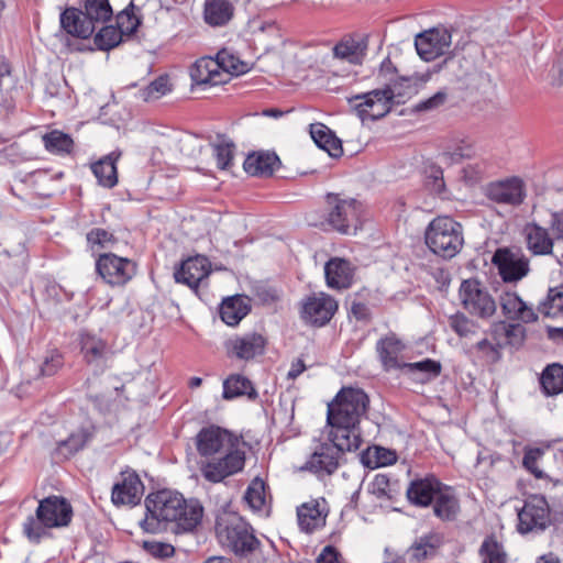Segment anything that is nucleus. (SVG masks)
I'll return each instance as SVG.
<instances>
[{
    "label": "nucleus",
    "mask_w": 563,
    "mask_h": 563,
    "mask_svg": "<svg viewBox=\"0 0 563 563\" xmlns=\"http://www.w3.org/2000/svg\"><path fill=\"white\" fill-rule=\"evenodd\" d=\"M279 166V158L274 153H255L249 155L244 163V170L252 176H271Z\"/></svg>",
    "instance_id": "c85d7f7f"
},
{
    "label": "nucleus",
    "mask_w": 563,
    "mask_h": 563,
    "mask_svg": "<svg viewBox=\"0 0 563 563\" xmlns=\"http://www.w3.org/2000/svg\"><path fill=\"white\" fill-rule=\"evenodd\" d=\"M327 285L333 289H343L351 286L354 268L343 258H332L324 267Z\"/></svg>",
    "instance_id": "b1692460"
},
{
    "label": "nucleus",
    "mask_w": 563,
    "mask_h": 563,
    "mask_svg": "<svg viewBox=\"0 0 563 563\" xmlns=\"http://www.w3.org/2000/svg\"><path fill=\"white\" fill-rule=\"evenodd\" d=\"M310 135L314 143L325 151L331 157H340L343 153L341 140L322 123L310 125Z\"/></svg>",
    "instance_id": "c756f323"
},
{
    "label": "nucleus",
    "mask_w": 563,
    "mask_h": 563,
    "mask_svg": "<svg viewBox=\"0 0 563 563\" xmlns=\"http://www.w3.org/2000/svg\"><path fill=\"white\" fill-rule=\"evenodd\" d=\"M329 212L328 224L344 234L350 232L351 225L357 218V202L353 198H342L339 195L328 196Z\"/></svg>",
    "instance_id": "9b49d317"
},
{
    "label": "nucleus",
    "mask_w": 563,
    "mask_h": 563,
    "mask_svg": "<svg viewBox=\"0 0 563 563\" xmlns=\"http://www.w3.org/2000/svg\"><path fill=\"white\" fill-rule=\"evenodd\" d=\"M486 196L497 203L518 206L526 197L525 184L517 177L495 181L488 185Z\"/></svg>",
    "instance_id": "dca6fc26"
},
{
    "label": "nucleus",
    "mask_w": 563,
    "mask_h": 563,
    "mask_svg": "<svg viewBox=\"0 0 563 563\" xmlns=\"http://www.w3.org/2000/svg\"><path fill=\"white\" fill-rule=\"evenodd\" d=\"M452 43L451 33L446 29L435 27L416 36L415 46L418 55L424 60H432L445 54Z\"/></svg>",
    "instance_id": "f8f14e48"
},
{
    "label": "nucleus",
    "mask_w": 563,
    "mask_h": 563,
    "mask_svg": "<svg viewBox=\"0 0 563 563\" xmlns=\"http://www.w3.org/2000/svg\"><path fill=\"white\" fill-rule=\"evenodd\" d=\"M525 235L528 250L533 255H550L553 251V239L549 235L547 229L530 223L525 228Z\"/></svg>",
    "instance_id": "bb28decb"
},
{
    "label": "nucleus",
    "mask_w": 563,
    "mask_h": 563,
    "mask_svg": "<svg viewBox=\"0 0 563 563\" xmlns=\"http://www.w3.org/2000/svg\"><path fill=\"white\" fill-rule=\"evenodd\" d=\"M318 563H341L339 552L331 545L325 547L319 556L317 558Z\"/></svg>",
    "instance_id": "bf43d9fd"
},
{
    "label": "nucleus",
    "mask_w": 563,
    "mask_h": 563,
    "mask_svg": "<svg viewBox=\"0 0 563 563\" xmlns=\"http://www.w3.org/2000/svg\"><path fill=\"white\" fill-rule=\"evenodd\" d=\"M63 29L77 37L88 38L96 30V26L85 18V12L75 8H68L60 14Z\"/></svg>",
    "instance_id": "a878e982"
},
{
    "label": "nucleus",
    "mask_w": 563,
    "mask_h": 563,
    "mask_svg": "<svg viewBox=\"0 0 563 563\" xmlns=\"http://www.w3.org/2000/svg\"><path fill=\"white\" fill-rule=\"evenodd\" d=\"M45 148L51 153H69L73 147V140L60 131H52L43 135Z\"/></svg>",
    "instance_id": "a19ab883"
},
{
    "label": "nucleus",
    "mask_w": 563,
    "mask_h": 563,
    "mask_svg": "<svg viewBox=\"0 0 563 563\" xmlns=\"http://www.w3.org/2000/svg\"><path fill=\"white\" fill-rule=\"evenodd\" d=\"M446 99V93L443 91H439L429 99L421 101L415 106L416 111H429L439 108L444 103Z\"/></svg>",
    "instance_id": "4d7b16f0"
},
{
    "label": "nucleus",
    "mask_w": 563,
    "mask_h": 563,
    "mask_svg": "<svg viewBox=\"0 0 563 563\" xmlns=\"http://www.w3.org/2000/svg\"><path fill=\"white\" fill-rule=\"evenodd\" d=\"M404 349L405 344L394 334L385 336L377 344V351L386 368L400 366L398 358Z\"/></svg>",
    "instance_id": "f704fd0d"
},
{
    "label": "nucleus",
    "mask_w": 563,
    "mask_h": 563,
    "mask_svg": "<svg viewBox=\"0 0 563 563\" xmlns=\"http://www.w3.org/2000/svg\"><path fill=\"white\" fill-rule=\"evenodd\" d=\"M143 484L134 472L121 473V481L114 484L111 499L114 505H136L143 495Z\"/></svg>",
    "instance_id": "a211bd4d"
},
{
    "label": "nucleus",
    "mask_w": 563,
    "mask_h": 563,
    "mask_svg": "<svg viewBox=\"0 0 563 563\" xmlns=\"http://www.w3.org/2000/svg\"><path fill=\"white\" fill-rule=\"evenodd\" d=\"M539 309L541 313L548 317H555L563 312V286L550 288Z\"/></svg>",
    "instance_id": "c03bdc74"
},
{
    "label": "nucleus",
    "mask_w": 563,
    "mask_h": 563,
    "mask_svg": "<svg viewBox=\"0 0 563 563\" xmlns=\"http://www.w3.org/2000/svg\"><path fill=\"white\" fill-rule=\"evenodd\" d=\"M551 229L555 234V238L559 240H563V212L554 213L552 216Z\"/></svg>",
    "instance_id": "052dcab7"
},
{
    "label": "nucleus",
    "mask_w": 563,
    "mask_h": 563,
    "mask_svg": "<svg viewBox=\"0 0 563 563\" xmlns=\"http://www.w3.org/2000/svg\"><path fill=\"white\" fill-rule=\"evenodd\" d=\"M492 262L497 266L499 275L507 283L518 282L529 273L528 258L509 249H498Z\"/></svg>",
    "instance_id": "ddd939ff"
},
{
    "label": "nucleus",
    "mask_w": 563,
    "mask_h": 563,
    "mask_svg": "<svg viewBox=\"0 0 563 563\" xmlns=\"http://www.w3.org/2000/svg\"><path fill=\"white\" fill-rule=\"evenodd\" d=\"M62 365L59 354H52L49 358H46L41 367L42 375L51 376L56 373L58 367Z\"/></svg>",
    "instance_id": "13d9d810"
},
{
    "label": "nucleus",
    "mask_w": 563,
    "mask_h": 563,
    "mask_svg": "<svg viewBox=\"0 0 563 563\" xmlns=\"http://www.w3.org/2000/svg\"><path fill=\"white\" fill-rule=\"evenodd\" d=\"M216 532L219 542L240 556L253 552L260 543L250 525L234 512H223L218 517Z\"/></svg>",
    "instance_id": "39448f33"
},
{
    "label": "nucleus",
    "mask_w": 563,
    "mask_h": 563,
    "mask_svg": "<svg viewBox=\"0 0 563 563\" xmlns=\"http://www.w3.org/2000/svg\"><path fill=\"white\" fill-rule=\"evenodd\" d=\"M250 311L247 298L233 296L223 300L220 314L228 325H236Z\"/></svg>",
    "instance_id": "2f4dec72"
},
{
    "label": "nucleus",
    "mask_w": 563,
    "mask_h": 563,
    "mask_svg": "<svg viewBox=\"0 0 563 563\" xmlns=\"http://www.w3.org/2000/svg\"><path fill=\"white\" fill-rule=\"evenodd\" d=\"M172 90L167 76H161L153 80L144 90V99L146 101L156 100L165 96Z\"/></svg>",
    "instance_id": "3c124183"
},
{
    "label": "nucleus",
    "mask_w": 563,
    "mask_h": 563,
    "mask_svg": "<svg viewBox=\"0 0 563 563\" xmlns=\"http://www.w3.org/2000/svg\"><path fill=\"white\" fill-rule=\"evenodd\" d=\"M543 451L540 449H529L523 456V466L533 473L537 477H542V472L538 470L537 462L542 456Z\"/></svg>",
    "instance_id": "864d4df0"
},
{
    "label": "nucleus",
    "mask_w": 563,
    "mask_h": 563,
    "mask_svg": "<svg viewBox=\"0 0 563 563\" xmlns=\"http://www.w3.org/2000/svg\"><path fill=\"white\" fill-rule=\"evenodd\" d=\"M434 551L433 544L429 542L427 539H421L419 542L415 543L410 550V555L416 559L417 561H420L424 558H427L429 554H431Z\"/></svg>",
    "instance_id": "6e6d98bb"
},
{
    "label": "nucleus",
    "mask_w": 563,
    "mask_h": 563,
    "mask_svg": "<svg viewBox=\"0 0 563 563\" xmlns=\"http://www.w3.org/2000/svg\"><path fill=\"white\" fill-rule=\"evenodd\" d=\"M442 486L433 476L416 479L407 488V497L410 503L427 507L435 499Z\"/></svg>",
    "instance_id": "5701e85b"
},
{
    "label": "nucleus",
    "mask_w": 563,
    "mask_h": 563,
    "mask_svg": "<svg viewBox=\"0 0 563 563\" xmlns=\"http://www.w3.org/2000/svg\"><path fill=\"white\" fill-rule=\"evenodd\" d=\"M190 77L195 86H216L228 81V75L220 71L219 63L211 57L198 59L190 68Z\"/></svg>",
    "instance_id": "aec40b11"
},
{
    "label": "nucleus",
    "mask_w": 563,
    "mask_h": 563,
    "mask_svg": "<svg viewBox=\"0 0 563 563\" xmlns=\"http://www.w3.org/2000/svg\"><path fill=\"white\" fill-rule=\"evenodd\" d=\"M195 444L202 457L201 474L208 482L219 483L244 467L242 443L227 429L218 426L202 428L195 438Z\"/></svg>",
    "instance_id": "f257e3e1"
},
{
    "label": "nucleus",
    "mask_w": 563,
    "mask_h": 563,
    "mask_svg": "<svg viewBox=\"0 0 563 563\" xmlns=\"http://www.w3.org/2000/svg\"><path fill=\"white\" fill-rule=\"evenodd\" d=\"M329 440L331 443L321 444L307 463L308 468L314 473L332 474L338 468L341 453L352 451L339 448V441L334 439L332 430L329 431Z\"/></svg>",
    "instance_id": "4468645a"
},
{
    "label": "nucleus",
    "mask_w": 563,
    "mask_h": 563,
    "mask_svg": "<svg viewBox=\"0 0 563 563\" xmlns=\"http://www.w3.org/2000/svg\"><path fill=\"white\" fill-rule=\"evenodd\" d=\"M477 349L482 352H486V353H494L496 354L497 351L495 350V347L493 346V344L490 342H488L487 340H482L477 343Z\"/></svg>",
    "instance_id": "338daca9"
},
{
    "label": "nucleus",
    "mask_w": 563,
    "mask_h": 563,
    "mask_svg": "<svg viewBox=\"0 0 563 563\" xmlns=\"http://www.w3.org/2000/svg\"><path fill=\"white\" fill-rule=\"evenodd\" d=\"M387 485H388V479L386 478V476H383V475L376 476V478L374 481V487H375V489H377L379 495H385L384 487Z\"/></svg>",
    "instance_id": "69168bd1"
},
{
    "label": "nucleus",
    "mask_w": 563,
    "mask_h": 563,
    "mask_svg": "<svg viewBox=\"0 0 563 563\" xmlns=\"http://www.w3.org/2000/svg\"><path fill=\"white\" fill-rule=\"evenodd\" d=\"M306 366L301 360H297L292 363L290 371L288 372V378L295 379L298 377L303 371Z\"/></svg>",
    "instance_id": "0e129e2a"
},
{
    "label": "nucleus",
    "mask_w": 563,
    "mask_h": 563,
    "mask_svg": "<svg viewBox=\"0 0 563 563\" xmlns=\"http://www.w3.org/2000/svg\"><path fill=\"white\" fill-rule=\"evenodd\" d=\"M500 307L508 320L531 322L537 319L533 309L522 301L516 292L503 294L500 296Z\"/></svg>",
    "instance_id": "393cba45"
},
{
    "label": "nucleus",
    "mask_w": 563,
    "mask_h": 563,
    "mask_svg": "<svg viewBox=\"0 0 563 563\" xmlns=\"http://www.w3.org/2000/svg\"><path fill=\"white\" fill-rule=\"evenodd\" d=\"M476 155V146L468 137L453 140L440 155L441 162L448 166L460 164Z\"/></svg>",
    "instance_id": "cd10ccee"
},
{
    "label": "nucleus",
    "mask_w": 563,
    "mask_h": 563,
    "mask_svg": "<svg viewBox=\"0 0 563 563\" xmlns=\"http://www.w3.org/2000/svg\"><path fill=\"white\" fill-rule=\"evenodd\" d=\"M122 31L112 25H107L100 29L97 33L95 43L103 51H108L117 46L122 40Z\"/></svg>",
    "instance_id": "de8ad7c7"
},
{
    "label": "nucleus",
    "mask_w": 563,
    "mask_h": 563,
    "mask_svg": "<svg viewBox=\"0 0 563 563\" xmlns=\"http://www.w3.org/2000/svg\"><path fill=\"white\" fill-rule=\"evenodd\" d=\"M216 60L219 63L220 71H224L228 75H240L246 71L247 65L241 62L238 57L233 56L227 51L218 53Z\"/></svg>",
    "instance_id": "a18cd8bd"
},
{
    "label": "nucleus",
    "mask_w": 563,
    "mask_h": 563,
    "mask_svg": "<svg viewBox=\"0 0 563 563\" xmlns=\"http://www.w3.org/2000/svg\"><path fill=\"white\" fill-rule=\"evenodd\" d=\"M401 86L402 85L357 95L352 97L349 101L362 122L366 120H377L386 115L394 103L404 102V97L398 90Z\"/></svg>",
    "instance_id": "0eeeda50"
},
{
    "label": "nucleus",
    "mask_w": 563,
    "mask_h": 563,
    "mask_svg": "<svg viewBox=\"0 0 563 563\" xmlns=\"http://www.w3.org/2000/svg\"><path fill=\"white\" fill-rule=\"evenodd\" d=\"M518 529L521 533L542 531L550 523V509L543 496L529 497L518 512Z\"/></svg>",
    "instance_id": "1a4fd4ad"
},
{
    "label": "nucleus",
    "mask_w": 563,
    "mask_h": 563,
    "mask_svg": "<svg viewBox=\"0 0 563 563\" xmlns=\"http://www.w3.org/2000/svg\"><path fill=\"white\" fill-rule=\"evenodd\" d=\"M553 85L563 87V64H558L552 69Z\"/></svg>",
    "instance_id": "e2e57ef3"
},
{
    "label": "nucleus",
    "mask_w": 563,
    "mask_h": 563,
    "mask_svg": "<svg viewBox=\"0 0 563 563\" xmlns=\"http://www.w3.org/2000/svg\"><path fill=\"white\" fill-rule=\"evenodd\" d=\"M365 49L364 43L350 38L335 45L333 54L336 58L350 64H360L365 55Z\"/></svg>",
    "instance_id": "e433bc0d"
},
{
    "label": "nucleus",
    "mask_w": 563,
    "mask_h": 563,
    "mask_svg": "<svg viewBox=\"0 0 563 563\" xmlns=\"http://www.w3.org/2000/svg\"><path fill=\"white\" fill-rule=\"evenodd\" d=\"M73 517L70 504L63 497L49 496L40 501L34 517L24 522V533L31 541L38 542L46 536L47 529L69 525Z\"/></svg>",
    "instance_id": "20e7f679"
},
{
    "label": "nucleus",
    "mask_w": 563,
    "mask_h": 563,
    "mask_svg": "<svg viewBox=\"0 0 563 563\" xmlns=\"http://www.w3.org/2000/svg\"><path fill=\"white\" fill-rule=\"evenodd\" d=\"M12 84L9 66L4 63L0 64V90Z\"/></svg>",
    "instance_id": "680f3d73"
},
{
    "label": "nucleus",
    "mask_w": 563,
    "mask_h": 563,
    "mask_svg": "<svg viewBox=\"0 0 563 563\" xmlns=\"http://www.w3.org/2000/svg\"><path fill=\"white\" fill-rule=\"evenodd\" d=\"M213 152L218 167L223 170H229L233 164L234 144L229 141H221L213 144Z\"/></svg>",
    "instance_id": "8fccbe9b"
},
{
    "label": "nucleus",
    "mask_w": 563,
    "mask_h": 563,
    "mask_svg": "<svg viewBox=\"0 0 563 563\" xmlns=\"http://www.w3.org/2000/svg\"><path fill=\"white\" fill-rule=\"evenodd\" d=\"M244 499L251 509L262 510L266 503L265 483L258 477L254 478L245 492Z\"/></svg>",
    "instance_id": "79ce46f5"
},
{
    "label": "nucleus",
    "mask_w": 563,
    "mask_h": 563,
    "mask_svg": "<svg viewBox=\"0 0 563 563\" xmlns=\"http://www.w3.org/2000/svg\"><path fill=\"white\" fill-rule=\"evenodd\" d=\"M252 383L240 374L231 375L223 383V398L233 399L240 396H255Z\"/></svg>",
    "instance_id": "4c0bfd02"
},
{
    "label": "nucleus",
    "mask_w": 563,
    "mask_h": 563,
    "mask_svg": "<svg viewBox=\"0 0 563 563\" xmlns=\"http://www.w3.org/2000/svg\"><path fill=\"white\" fill-rule=\"evenodd\" d=\"M120 156L121 152L114 151L92 164L91 169L101 186L112 188L117 185L118 173L115 163Z\"/></svg>",
    "instance_id": "7c9ffc66"
},
{
    "label": "nucleus",
    "mask_w": 563,
    "mask_h": 563,
    "mask_svg": "<svg viewBox=\"0 0 563 563\" xmlns=\"http://www.w3.org/2000/svg\"><path fill=\"white\" fill-rule=\"evenodd\" d=\"M234 7L229 0H208L205 4V20L212 26L228 23L233 16Z\"/></svg>",
    "instance_id": "72a5a7b5"
},
{
    "label": "nucleus",
    "mask_w": 563,
    "mask_h": 563,
    "mask_svg": "<svg viewBox=\"0 0 563 563\" xmlns=\"http://www.w3.org/2000/svg\"><path fill=\"white\" fill-rule=\"evenodd\" d=\"M87 242L90 250L97 253L101 250H111L117 240L103 229H93L87 234Z\"/></svg>",
    "instance_id": "49530a36"
},
{
    "label": "nucleus",
    "mask_w": 563,
    "mask_h": 563,
    "mask_svg": "<svg viewBox=\"0 0 563 563\" xmlns=\"http://www.w3.org/2000/svg\"><path fill=\"white\" fill-rule=\"evenodd\" d=\"M96 268L110 285H123L135 274V264L132 261L112 253L100 254Z\"/></svg>",
    "instance_id": "9d476101"
},
{
    "label": "nucleus",
    "mask_w": 563,
    "mask_h": 563,
    "mask_svg": "<svg viewBox=\"0 0 563 563\" xmlns=\"http://www.w3.org/2000/svg\"><path fill=\"white\" fill-rule=\"evenodd\" d=\"M479 552L484 563H506V553L503 547L493 538L483 542Z\"/></svg>",
    "instance_id": "09e8293b"
},
{
    "label": "nucleus",
    "mask_w": 563,
    "mask_h": 563,
    "mask_svg": "<svg viewBox=\"0 0 563 563\" xmlns=\"http://www.w3.org/2000/svg\"><path fill=\"white\" fill-rule=\"evenodd\" d=\"M92 424L88 420L70 423L68 435L57 441V451L65 455H71L81 450L92 435Z\"/></svg>",
    "instance_id": "412c9836"
},
{
    "label": "nucleus",
    "mask_w": 563,
    "mask_h": 563,
    "mask_svg": "<svg viewBox=\"0 0 563 563\" xmlns=\"http://www.w3.org/2000/svg\"><path fill=\"white\" fill-rule=\"evenodd\" d=\"M540 384L547 396H556L563 393V365L553 363L548 365L540 377Z\"/></svg>",
    "instance_id": "c9c22d12"
},
{
    "label": "nucleus",
    "mask_w": 563,
    "mask_h": 563,
    "mask_svg": "<svg viewBox=\"0 0 563 563\" xmlns=\"http://www.w3.org/2000/svg\"><path fill=\"white\" fill-rule=\"evenodd\" d=\"M537 563H560V561L554 554L550 553V554L540 556L538 559Z\"/></svg>",
    "instance_id": "774afa93"
},
{
    "label": "nucleus",
    "mask_w": 563,
    "mask_h": 563,
    "mask_svg": "<svg viewBox=\"0 0 563 563\" xmlns=\"http://www.w3.org/2000/svg\"><path fill=\"white\" fill-rule=\"evenodd\" d=\"M336 309V301L331 296L320 292L306 299L301 317L311 324L323 325L331 320Z\"/></svg>",
    "instance_id": "2eb2a0df"
},
{
    "label": "nucleus",
    "mask_w": 563,
    "mask_h": 563,
    "mask_svg": "<svg viewBox=\"0 0 563 563\" xmlns=\"http://www.w3.org/2000/svg\"><path fill=\"white\" fill-rule=\"evenodd\" d=\"M433 501V512L442 520L454 519L460 510L459 501L452 489L448 486L441 487Z\"/></svg>",
    "instance_id": "473e14b6"
},
{
    "label": "nucleus",
    "mask_w": 563,
    "mask_h": 563,
    "mask_svg": "<svg viewBox=\"0 0 563 563\" xmlns=\"http://www.w3.org/2000/svg\"><path fill=\"white\" fill-rule=\"evenodd\" d=\"M369 405L368 396L360 388L344 387L328 406V424L339 448L357 450L362 439L358 430L361 418Z\"/></svg>",
    "instance_id": "7ed1b4c3"
},
{
    "label": "nucleus",
    "mask_w": 563,
    "mask_h": 563,
    "mask_svg": "<svg viewBox=\"0 0 563 563\" xmlns=\"http://www.w3.org/2000/svg\"><path fill=\"white\" fill-rule=\"evenodd\" d=\"M459 295L464 308L474 316L489 318L496 312L497 306L494 298L476 279L464 280L460 286Z\"/></svg>",
    "instance_id": "6e6552de"
},
{
    "label": "nucleus",
    "mask_w": 563,
    "mask_h": 563,
    "mask_svg": "<svg viewBox=\"0 0 563 563\" xmlns=\"http://www.w3.org/2000/svg\"><path fill=\"white\" fill-rule=\"evenodd\" d=\"M112 15V10L108 0H86L85 18L95 26L96 23H104Z\"/></svg>",
    "instance_id": "ea45409f"
},
{
    "label": "nucleus",
    "mask_w": 563,
    "mask_h": 563,
    "mask_svg": "<svg viewBox=\"0 0 563 563\" xmlns=\"http://www.w3.org/2000/svg\"><path fill=\"white\" fill-rule=\"evenodd\" d=\"M107 344L99 338L91 334L81 336V351L87 362L92 363L103 357Z\"/></svg>",
    "instance_id": "37998d69"
},
{
    "label": "nucleus",
    "mask_w": 563,
    "mask_h": 563,
    "mask_svg": "<svg viewBox=\"0 0 563 563\" xmlns=\"http://www.w3.org/2000/svg\"><path fill=\"white\" fill-rule=\"evenodd\" d=\"M265 338L260 333H246L230 339L225 346L228 354L239 360L249 361L264 353Z\"/></svg>",
    "instance_id": "f3484780"
},
{
    "label": "nucleus",
    "mask_w": 563,
    "mask_h": 563,
    "mask_svg": "<svg viewBox=\"0 0 563 563\" xmlns=\"http://www.w3.org/2000/svg\"><path fill=\"white\" fill-rule=\"evenodd\" d=\"M424 238L429 249L445 258L455 256L464 243L462 225L450 217L433 219L426 230Z\"/></svg>",
    "instance_id": "423d86ee"
},
{
    "label": "nucleus",
    "mask_w": 563,
    "mask_h": 563,
    "mask_svg": "<svg viewBox=\"0 0 563 563\" xmlns=\"http://www.w3.org/2000/svg\"><path fill=\"white\" fill-rule=\"evenodd\" d=\"M145 506L147 514L141 527L150 533L191 531L203 512L197 500L187 501L179 493L167 489L148 495Z\"/></svg>",
    "instance_id": "f03ea898"
},
{
    "label": "nucleus",
    "mask_w": 563,
    "mask_h": 563,
    "mask_svg": "<svg viewBox=\"0 0 563 563\" xmlns=\"http://www.w3.org/2000/svg\"><path fill=\"white\" fill-rule=\"evenodd\" d=\"M450 324L460 336H467L473 332V323L462 314L452 317Z\"/></svg>",
    "instance_id": "5fc2aeb1"
},
{
    "label": "nucleus",
    "mask_w": 563,
    "mask_h": 563,
    "mask_svg": "<svg viewBox=\"0 0 563 563\" xmlns=\"http://www.w3.org/2000/svg\"><path fill=\"white\" fill-rule=\"evenodd\" d=\"M404 367L420 383L429 382L438 377L441 373V364L429 358L421 362L404 364Z\"/></svg>",
    "instance_id": "58836bf2"
},
{
    "label": "nucleus",
    "mask_w": 563,
    "mask_h": 563,
    "mask_svg": "<svg viewBox=\"0 0 563 563\" xmlns=\"http://www.w3.org/2000/svg\"><path fill=\"white\" fill-rule=\"evenodd\" d=\"M209 273V261L205 256L197 255L184 261L174 276L177 283L185 284L191 289H196Z\"/></svg>",
    "instance_id": "6ab92c4d"
},
{
    "label": "nucleus",
    "mask_w": 563,
    "mask_h": 563,
    "mask_svg": "<svg viewBox=\"0 0 563 563\" xmlns=\"http://www.w3.org/2000/svg\"><path fill=\"white\" fill-rule=\"evenodd\" d=\"M143 548L148 553L157 558H169L174 554L175 551L173 545L156 541H144Z\"/></svg>",
    "instance_id": "603ef678"
},
{
    "label": "nucleus",
    "mask_w": 563,
    "mask_h": 563,
    "mask_svg": "<svg viewBox=\"0 0 563 563\" xmlns=\"http://www.w3.org/2000/svg\"><path fill=\"white\" fill-rule=\"evenodd\" d=\"M298 523L301 530L311 532L325 522L327 508L324 499H313L297 509Z\"/></svg>",
    "instance_id": "4be33fe9"
}]
</instances>
